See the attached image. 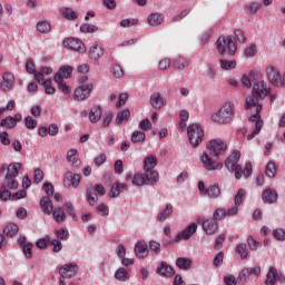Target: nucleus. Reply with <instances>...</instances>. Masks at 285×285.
<instances>
[{
    "mask_svg": "<svg viewBox=\"0 0 285 285\" xmlns=\"http://www.w3.org/2000/svg\"><path fill=\"white\" fill-rule=\"evenodd\" d=\"M66 160L70 164L71 168H81V159L79 158V151L77 149H69L66 154Z\"/></svg>",
    "mask_w": 285,
    "mask_h": 285,
    "instance_id": "2eb2a0df",
    "label": "nucleus"
},
{
    "mask_svg": "<svg viewBox=\"0 0 285 285\" xmlns=\"http://www.w3.org/2000/svg\"><path fill=\"white\" fill-rule=\"evenodd\" d=\"M226 48L230 57L237 52V41L235 40V37L228 36L226 38L223 36L217 39L216 49L218 55H226Z\"/></svg>",
    "mask_w": 285,
    "mask_h": 285,
    "instance_id": "7ed1b4c3",
    "label": "nucleus"
},
{
    "mask_svg": "<svg viewBox=\"0 0 285 285\" xmlns=\"http://www.w3.org/2000/svg\"><path fill=\"white\" fill-rule=\"evenodd\" d=\"M266 77L272 86L282 88V73H279V70L275 66L269 65L266 67Z\"/></svg>",
    "mask_w": 285,
    "mask_h": 285,
    "instance_id": "1a4fd4ad",
    "label": "nucleus"
},
{
    "mask_svg": "<svg viewBox=\"0 0 285 285\" xmlns=\"http://www.w3.org/2000/svg\"><path fill=\"white\" fill-rule=\"evenodd\" d=\"M245 10H247V12L249 14H256V12L258 10H262V3L261 2H250L248 4L245 6Z\"/></svg>",
    "mask_w": 285,
    "mask_h": 285,
    "instance_id": "8fccbe9b",
    "label": "nucleus"
},
{
    "mask_svg": "<svg viewBox=\"0 0 285 285\" xmlns=\"http://www.w3.org/2000/svg\"><path fill=\"white\" fill-rule=\"evenodd\" d=\"M268 95H271V87L264 80L254 83L252 95L245 99V109L250 110V108L259 106V99H266Z\"/></svg>",
    "mask_w": 285,
    "mask_h": 285,
    "instance_id": "f257e3e1",
    "label": "nucleus"
},
{
    "mask_svg": "<svg viewBox=\"0 0 285 285\" xmlns=\"http://www.w3.org/2000/svg\"><path fill=\"white\" fill-rule=\"evenodd\" d=\"M65 180L70 181L72 188H79V184H81V175L75 174L72 170L67 169L65 173Z\"/></svg>",
    "mask_w": 285,
    "mask_h": 285,
    "instance_id": "412c9836",
    "label": "nucleus"
},
{
    "mask_svg": "<svg viewBox=\"0 0 285 285\" xmlns=\"http://www.w3.org/2000/svg\"><path fill=\"white\" fill-rule=\"evenodd\" d=\"M65 48L75 50V52H86V45L77 38H67L63 40Z\"/></svg>",
    "mask_w": 285,
    "mask_h": 285,
    "instance_id": "f8f14e48",
    "label": "nucleus"
},
{
    "mask_svg": "<svg viewBox=\"0 0 285 285\" xmlns=\"http://www.w3.org/2000/svg\"><path fill=\"white\" fill-rule=\"evenodd\" d=\"M273 236L277 239V242H285V229L284 228L274 229Z\"/></svg>",
    "mask_w": 285,
    "mask_h": 285,
    "instance_id": "0e129e2a",
    "label": "nucleus"
},
{
    "mask_svg": "<svg viewBox=\"0 0 285 285\" xmlns=\"http://www.w3.org/2000/svg\"><path fill=\"white\" fill-rule=\"evenodd\" d=\"M206 195L210 197V199H217L222 195V189H219V185H210L207 188Z\"/></svg>",
    "mask_w": 285,
    "mask_h": 285,
    "instance_id": "c9c22d12",
    "label": "nucleus"
},
{
    "mask_svg": "<svg viewBox=\"0 0 285 285\" xmlns=\"http://www.w3.org/2000/svg\"><path fill=\"white\" fill-rule=\"evenodd\" d=\"M244 197H246V190L245 189H239L234 197V204L236 206H242L244 204Z\"/></svg>",
    "mask_w": 285,
    "mask_h": 285,
    "instance_id": "6e6d98bb",
    "label": "nucleus"
},
{
    "mask_svg": "<svg viewBox=\"0 0 285 285\" xmlns=\"http://www.w3.org/2000/svg\"><path fill=\"white\" fill-rule=\"evenodd\" d=\"M240 157L242 153L239 150H234L225 160V168H227L229 173H235V179H242L243 169L242 166H239Z\"/></svg>",
    "mask_w": 285,
    "mask_h": 285,
    "instance_id": "20e7f679",
    "label": "nucleus"
},
{
    "mask_svg": "<svg viewBox=\"0 0 285 285\" xmlns=\"http://www.w3.org/2000/svg\"><path fill=\"white\" fill-rule=\"evenodd\" d=\"M128 119H130V110L124 109L117 114L116 124L117 126H121L124 121H128Z\"/></svg>",
    "mask_w": 285,
    "mask_h": 285,
    "instance_id": "e433bc0d",
    "label": "nucleus"
},
{
    "mask_svg": "<svg viewBox=\"0 0 285 285\" xmlns=\"http://www.w3.org/2000/svg\"><path fill=\"white\" fill-rule=\"evenodd\" d=\"M48 244H50V236H46L45 238H40L38 242H36L37 248L40 249L47 248Z\"/></svg>",
    "mask_w": 285,
    "mask_h": 285,
    "instance_id": "338daca9",
    "label": "nucleus"
},
{
    "mask_svg": "<svg viewBox=\"0 0 285 285\" xmlns=\"http://www.w3.org/2000/svg\"><path fill=\"white\" fill-rule=\"evenodd\" d=\"M92 92V83H87L79 86L73 91V99L75 101H86L90 97Z\"/></svg>",
    "mask_w": 285,
    "mask_h": 285,
    "instance_id": "9b49d317",
    "label": "nucleus"
},
{
    "mask_svg": "<svg viewBox=\"0 0 285 285\" xmlns=\"http://www.w3.org/2000/svg\"><path fill=\"white\" fill-rule=\"evenodd\" d=\"M115 277L119 282H126V279H128V271H126L124 267H120L116 271Z\"/></svg>",
    "mask_w": 285,
    "mask_h": 285,
    "instance_id": "603ef678",
    "label": "nucleus"
},
{
    "mask_svg": "<svg viewBox=\"0 0 285 285\" xmlns=\"http://www.w3.org/2000/svg\"><path fill=\"white\" fill-rule=\"evenodd\" d=\"M101 115H104V110L101 109V106L95 105L91 107L89 111V121L91 124H97L101 120Z\"/></svg>",
    "mask_w": 285,
    "mask_h": 285,
    "instance_id": "393cba45",
    "label": "nucleus"
},
{
    "mask_svg": "<svg viewBox=\"0 0 285 285\" xmlns=\"http://www.w3.org/2000/svg\"><path fill=\"white\" fill-rule=\"evenodd\" d=\"M233 119H235V105L230 101L225 102L212 115V121L220 126L233 124Z\"/></svg>",
    "mask_w": 285,
    "mask_h": 285,
    "instance_id": "f03ea898",
    "label": "nucleus"
},
{
    "mask_svg": "<svg viewBox=\"0 0 285 285\" xmlns=\"http://www.w3.org/2000/svg\"><path fill=\"white\" fill-rule=\"evenodd\" d=\"M265 175H266V177H269L273 179V177H275V175H277V165H275V163H273V161L267 163V165L265 167Z\"/></svg>",
    "mask_w": 285,
    "mask_h": 285,
    "instance_id": "c03bdc74",
    "label": "nucleus"
},
{
    "mask_svg": "<svg viewBox=\"0 0 285 285\" xmlns=\"http://www.w3.org/2000/svg\"><path fill=\"white\" fill-rule=\"evenodd\" d=\"M39 83H41V86L45 87L46 95H55V92L57 91L55 89V87H52V79H50V78H48L45 81L39 82Z\"/></svg>",
    "mask_w": 285,
    "mask_h": 285,
    "instance_id": "09e8293b",
    "label": "nucleus"
},
{
    "mask_svg": "<svg viewBox=\"0 0 285 285\" xmlns=\"http://www.w3.org/2000/svg\"><path fill=\"white\" fill-rule=\"evenodd\" d=\"M236 253L239 254L240 259H248V247L244 243L236 245Z\"/></svg>",
    "mask_w": 285,
    "mask_h": 285,
    "instance_id": "a18cd8bd",
    "label": "nucleus"
},
{
    "mask_svg": "<svg viewBox=\"0 0 285 285\" xmlns=\"http://www.w3.org/2000/svg\"><path fill=\"white\" fill-rule=\"evenodd\" d=\"M126 190H128V185L126 183L116 181L110 188L109 197H119V195L126 193Z\"/></svg>",
    "mask_w": 285,
    "mask_h": 285,
    "instance_id": "5701e85b",
    "label": "nucleus"
},
{
    "mask_svg": "<svg viewBox=\"0 0 285 285\" xmlns=\"http://www.w3.org/2000/svg\"><path fill=\"white\" fill-rule=\"evenodd\" d=\"M157 273L158 275H161V277H173V275H175V269L170 265L163 262L160 267L157 268Z\"/></svg>",
    "mask_w": 285,
    "mask_h": 285,
    "instance_id": "7c9ffc66",
    "label": "nucleus"
},
{
    "mask_svg": "<svg viewBox=\"0 0 285 285\" xmlns=\"http://www.w3.org/2000/svg\"><path fill=\"white\" fill-rule=\"evenodd\" d=\"M71 75H72V67L70 66L60 67L59 71L56 73L53 78V81H56V83H61L63 79H70Z\"/></svg>",
    "mask_w": 285,
    "mask_h": 285,
    "instance_id": "a211bd4d",
    "label": "nucleus"
},
{
    "mask_svg": "<svg viewBox=\"0 0 285 285\" xmlns=\"http://www.w3.org/2000/svg\"><path fill=\"white\" fill-rule=\"evenodd\" d=\"M86 197L89 206H97L99 197L97 196V193L92 190V188L87 189Z\"/></svg>",
    "mask_w": 285,
    "mask_h": 285,
    "instance_id": "ea45409f",
    "label": "nucleus"
},
{
    "mask_svg": "<svg viewBox=\"0 0 285 285\" xmlns=\"http://www.w3.org/2000/svg\"><path fill=\"white\" fill-rule=\"evenodd\" d=\"M150 106L156 108V110H161V108L166 106V99L164 98V96H161V94L154 92L150 96Z\"/></svg>",
    "mask_w": 285,
    "mask_h": 285,
    "instance_id": "aec40b11",
    "label": "nucleus"
},
{
    "mask_svg": "<svg viewBox=\"0 0 285 285\" xmlns=\"http://www.w3.org/2000/svg\"><path fill=\"white\" fill-rule=\"evenodd\" d=\"M135 254L139 259L148 257V244L145 240H139L135 246Z\"/></svg>",
    "mask_w": 285,
    "mask_h": 285,
    "instance_id": "a878e982",
    "label": "nucleus"
},
{
    "mask_svg": "<svg viewBox=\"0 0 285 285\" xmlns=\"http://www.w3.org/2000/svg\"><path fill=\"white\" fill-rule=\"evenodd\" d=\"M264 204H275L277 202V191L272 188H266L262 194Z\"/></svg>",
    "mask_w": 285,
    "mask_h": 285,
    "instance_id": "cd10ccee",
    "label": "nucleus"
},
{
    "mask_svg": "<svg viewBox=\"0 0 285 285\" xmlns=\"http://www.w3.org/2000/svg\"><path fill=\"white\" fill-rule=\"evenodd\" d=\"M226 209L217 208L213 214V219L216 222H222V219H226Z\"/></svg>",
    "mask_w": 285,
    "mask_h": 285,
    "instance_id": "5fc2aeb1",
    "label": "nucleus"
},
{
    "mask_svg": "<svg viewBox=\"0 0 285 285\" xmlns=\"http://www.w3.org/2000/svg\"><path fill=\"white\" fill-rule=\"evenodd\" d=\"M176 266L180 268V271H188L190 266H193V259L186 257H178L176 259Z\"/></svg>",
    "mask_w": 285,
    "mask_h": 285,
    "instance_id": "473e14b6",
    "label": "nucleus"
},
{
    "mask_svg": "<svg viewBox=\"0 0 285 285\" xmlns=\"http://www.w3.org/2000/svg\"><path fill=\"white\" fill-rule=\"evenodd\" d=\"M164 21L165 17L159 12H153L147 17V23L148 26H151V28H158V26H161Z\"/></svg>",
    "mask_w": 285,
    "mask_h": 285,
    "instance_id": "6ab92c4d",
    "label": "nucleus"
},
{
    "mask_svg": "<svg viewBox=\"0 0 285 285\" xmlns=\"http://www.w3.org/2000/svg\"><path fill=\"white\" fill-rule=\"evenodd\" d=\"M21 163H11L9 165H2L0 173H6L4 177H19V170H21Z\"/></svg>",
    "mask_w": 285,
    "mask_h": 285,
    "instance_id": "4468645a",
    "label": "nucleus"
},
{
    "mask_svg": "<svg viewBox=\"0 0 285 285\" xmlns=\"http://www.w3.org/2000/svg\"><path fill=\"white\" fill-rule=\"evenodd\" d=\"M59 273L62 279H70L71 277H75V275H77V264H66L62 267H60Z\"/></svg>",
    "mask_w": 285,
    "mask_h": 285,
    "instance_id": "dca6fc26",
    "label": "nucleus"
},
{
    "mask_svg": "<svg viewBox=\"0 0 285 285\" xmlns=\"http://www.w3.org/2000/svg\"><path fill=\"white\" fill-rule=\"evenodd\" d=\"M137 23H139L137 19H122L120 21L121 28H131V26H137Z\"/></svg>",
    "mask_w": 285,
    "mask_h": 285,
    "instance_id": "69168bd1",
    "label": "nucleus"
},
{
    "mask_svg": "<svg viewBox=\"0 0 285 285\" xmlns=\"http://www.w3.org/2000/svg\"><path fill=\"white\" fill-rule=\"evenodd\" d=\"M277 282H281L282 284H284L285 276L283 275L282 272L277 271L276 267L272 266L267 271L265 284L266 285H275V284H277Z\"/></svg>",
    "mask_w": 285,
    "mask_h": 285,
    "instance_id": "9d476101",
    "label": "nucleus"
},
{
    "mask_svg": "<svg viewBox=\"0 0 285 285\" xmlns=\"http://www.w3.org/2000/svg\"><path fill=\"white\" fill-rule=\"evenodd\" d=\"M40 208L45 215H52V210H55V205H52V199L50 197H42L40 199Z\"/></svg>",
    "mask_w": 285,
    "mask_h": 285,
    "instance_id": "c85d7f7f",
    "label": "nucleus"
},
{
    "mask_svg": "<svg viewBox=\"0 0 285 285\" xmlns=\"http://www.w3.org/2000/svg\"><path fill=\"white\" fill-rule=\"evenodd\" d=\"M0 126L2 128H14L17 126V122L14 121V118L12 116H8L7 118L2 119L0 122Z\"/></svg>",
    "mask_w": 285,
    "mask_h": 285,
    "instance_id": "864d4df0",
    "label": "nucleus"
},
{
    "mask_svg": "<svg viewBox=\"0 0 285 285\" xmlns=\"http://www.w3.org/2000/svg\"><path fill=\"white\" fill-rule=\"evenodd\" d=\"M131 181L134 186H144L147 184L145 176L141 174H135Z\"/></svg>",
    "mask_w": 285,
    "mask_h": 285,
    "instance_id": "13d9d810",
    "label": "nucleus"
},
{
    "mask_svg": "<svg viewBox=\"0 0 285 285\" xmlns=\"http://www.w3.org/2000/svg\"><path fill=\"white\" fill-rule=\"evenodd\" d=\"M144 177L146 184H148L149 186H155V184L159 181V174L155 171V169L145 170Z\"/></svg>",
    "mask_w": 285,
    "mask_h": 285,
    "instance_id": "c756f323",
    "label": "nucleus"
},
{
    "mask_svg": "<svg viewBox=\"0 0 285 285\" xmlns=\"http://www.w3.org/2000/svg\"><path fill=\"white\" fill-rule=\"evenodd\" d=\"M4 181L7 188L10 190H17V188H19V181H17V177L4 176Z\"/></svg>",
    "mask_w": 285,
    "mask_h": 285,
    "instance_id": "49530a36",
    "label": "nucleus"
},
{
    "mask_svg": "<svg viewBox=\"0 0 285 285\" xmlns=\"http://www.w3.org/2000/svg\"><path fill=\"white\" fill-rule=\"evenodd\" d=\"M187 135L193 148H197V146L204 141V128H202V125L199 124L189 125Z\"/></svg>",
    "mask_w": 285,
    "mask_h": 285,
    "instance_id": "39448f33",
    "label": "nucleus"
},
{
    "mask_svg": "<svg viewBox=\"0 0 285 285\" xmlns=\"http://www.w3.org/2000/svg\"><path fill=\"white\" fill-rule=\"evenodd\" d=\"M173 215V205H167L166 208L157 216L158 222H166V219Z\"/></svg>",
    "mask_w": 285,
    "mask_h": 285,
    "instance_id": "de8ad7c7",
    "label": "nucleus"
},
{
    "mask_svg": "<svg viewBox=\"0 0 285 285\" xmlns=\"http://www.w3.org/2000/svg\"><path fill=\"white\" fill-rule=\"evenodd\" d=\"M51 72H52V68L42 67L41 70L36 73L35 79L36 81H38V83H41L46 81L43 77L50 75Z\"/></svg>",
    "mask_w": 285,
    "mask_h": 285,
    "instance_id": "58836bf2",
    "label": "nucleus"
},
{
    "mask_svg": "<svg viewBox=\"0 0 285 285\" xmlns=\"http://www.w3.org/2000/svg\"><path fill=\"white\" fill-rule=\"evenodd\" d=\"M157 168V157L147 156L144 159V170H155Z\"/></svg>",
    "mask_w": 285,
    "mask_h": 285,
    "instance_id": "f704fd0d",
    "label": "nucleus"
},
{
    "mask_svg": "<svg viewBox=\"0 0 285 285\" xmlns=\"http://www.w3.org/2000/svg\"><path fill=\"white\" fill-rule=\"evenodd\" d=\"M3 233L7 237H14L19 233V226L14 223H10L3 229Z\"/></svg>",
    "mask_w": 285,
    "mask_h": 285,
    "instance_id": "4c0bfd02",
    "label": "nucleus"
},
{
    "mask_svg": "<svg viewBox=\"0 0 285 285\" xmlns=\"http://www.w3.org/2000/svg\"><path fill=\"white\" fill-rule=\"evenodd\" d=\"M37 30L41 35H48V32H50V30H52V27L50 26V22H48L46 20H41L37 23Z\"/></svg>",
    "mask_w": 285,
    "mask_h": 285,
    "instance_id": "79ce46f5",
    "label": "nucleus"
},
{
    "mask_svg": "<svg viewBox=\"0 0 285 285\" xmlns=\"http://www.w3.org/2000/svg\"><path fill=\"white\" fill-rule=\"evenodd\" d=\"M51 215L57 224H63V222H66V212H63L61 207H56L51 212Z\"/></svg>",
    "mask_w": 285,
    "mask_h": 285,
    "instance_id": "2f4dec72",
    "label": "nucleus"
},
{
    "mask_svg": "<svg viewBox=\"0 0 285 285\" xmlns=\"http://www.w3.org/2000/svg\"><path fill=\"white\" fill-rule=\"evenodd\" d=\"M60 14L61 17H63V19H66L67 21H77L79 19V12L75 11L72 8L70 7H63L60 10Z\"/></svg>",
    "mask_w": 285,
    "mask_h": 285,
    "instance_id": "bb28decb",
    "label": "nucleus"
},
{
    "mask_svg": "<svg viewBox=\"0 0 285 285\" xmlns=\"http://www.w3.org/2000/svg\"><path fill=\"white\" fill-rule=\"evenodd\" d=\"M262 128H264V120H258L255 124V129L253 130V132L247 136V140L250 141L252 139H255V135H259Z\"/></svg>",
    "mask_w": 285,
    "mask_h": 285,
    "instance_id": "3c124183",
    "label": "nucleus"
},
{
    "mask_svg": "<svg viewBox=\"0 0 285 285\" xmlns=\"http://www.w3.org/2000/svg\"><path fill=\"white\" fill-rule=\"evenodd\" d=\"M206 148L213 157L217 158L226 153L228 145L223 139H214L207 142Z\"/></svg>",
    "mask_w": 285,
    "mask_h": 285,
    "instance_id": "423d86ee",
    "label": "nucleus"
},
{
    "mask_svg": "<svg viewBox=\"0 0 285 285\" xmlns=\"http://www.w3.org/2000/svg\"><path fill=\"white\" fill-rule=\"evenodd\" d=\"M197 233V223H190L184 230L179 232L176 237L175 242H181V239H190L193 235Z\"/></svg>",
    "mask_w": 285,
    "mask_h": 285,
    "instance_id": "ddd939ff",
    "label": "nucleus"
},
{
    "mask_svg": "<svg viewBox=\"0 0 285 285\" xmlns=\"http://www.w3.org/2000/svg\"><path fill=\"white\" fill-rule=\"evenodd\" d=\"M13 86H14V76L10 72H4L2 75V81L0 83L1 90H3V92H8V90H12Z\"/></svg>",
    "mask_w": 285,
    "mask_h": 285,
    "instance_id": "f3484780",
    "label": "nucleus"
},
{
    "mask_svg": "<svg viewBox=\"0 0 285 285\" xmlns=\"http://www.w3.org/2000/svg\"><path fill=\"white\" fill-rule=\"evenodd\" d=\"M26 70L29 75H33V77H36L38 71H37V67L35 66V62L32 61V59L27 60Z\"/></svg>",
    "mask_w": 285,
    "mask_h": 285,
    "instance_id": "e2e57ef3",
    "label": "nucleus"
},
{
    "mask_svg": "<svg viewBox=\"0 0 285 285\" xmlns=\"http://www.w3.org/2000/svg\"><path fill=\"white\" fill-rule=\"evenodd\" d=\"M80 32L83 35H94L95 32H99V27L90 23H83L80 26Z\"/></svg>",
    "mask_w": 285,
    "mask_h": 285,
    "instance_id": "a19ab883",
    "label": "nucleus"
},
{
    "mask_svg": "<svg viewBox=\"0 0 285 285\" xmlns=\"http://www.w3.org/2000/svg\"><path fill=\"white\" fill-rule=\"evenodd\" d=\"M200 163L203 164V168L208 171L222 170L224 168V164L217 163V160L213 159L208 153H203L200 155Z\"/></svg>",
    "mask_w": 285,
    "mask_h": 285,
    "instance_id": "6e6552de",
    "label": "nucleus"
},
{
    "mask_svg": "<svg viewBox=\"0 0 285 285\" xmlns=\"http://www.w3.org/2000/svg\"><path fill=\"white\" fill-rule=\"evenodd\" d=\"M42 190H45L47 196L43 197H52V195H55V186H52V183H45L42 185Z\"/></svg>",
    "mask_w": 285,
    "mask_h": 285,
    "instance_id": "052dcab7",
    "label": "nucleus"
},
{
    "mask_svg": "<svg viewBox=\"0 0 285 285\" xmlns=\"http://www.w3.org/2000/svg\"><path fill=\"white\" fill-rule=\"evenodd\" d=\"M131 141L132 144H144L146 141V132L135 130L131 135Z\"/></svg>",
    "mask_w": 285,
    "mask_h": 285,
    "instance_id": "37998d69",
    "label": "nucleus"
},
{
    "mask_svg": "<svg viewBox=\"0 0 285 285\" xmlns=\"http://www.w3.org/2000/svg\"><path fill=\"white\" fill-rule=\"evenodd\" d=\"M35 245H32V243H27L24 244L21 248L23 252L24 257H27L28 259H32V248Z\"/></svg>",
    "mask_w": 285,
    "mask_h": 285,
    "instance_id": "bf43d9fd",
    "label": "nucleus"
},
{
    "mask_svg": "<svg viewBox=\"0 0 285 285\" xmlns=\"http://www.w3.org/2000/svg\"><path fill=\"white\" fill-rule=\"evenodd\" d=\"M203 230L206 233V235H214V233L217 232L218 225L217 222L213 218H208L206 220H203L202 223Z\"/></svg>",
    "mask_w": 285,
    "mask_h": 285,
    "instance_id": "b1692460",
    "label": "nucleus"
},
{
    "mask_svg": "<svg viewBox=\"0 0 285 285\" xmlns=\"http://www.w3.org/2000/svg\"><path fill=\"white\" fill-rule=\"evenodd\" d=\"M102 55H104V47L99 42H94L89 48L90 59H94V61H97L101 59Z\"/></svg>",
    "mask_w": 285,
    "mask_h": 285,
    "instance_id": "4be33fe9",
    "label": "nucleus"
},
{
    "mask_svg": "<svg viewBox=\"0 0 285 285\" xmlns=\"http://www.w3.org/2000/svg\"><path fill=\"white\" fill-rule=\"evenodd\" d=\"M0 199L1 202H8V199H12V193L6 188V185H2L0 188Z\"/></svg>",
    "mask_w": 285,
    "mask_h": 285,
    "instance_id": "4d7b16f0",
    "label": "nucleus"
},
{
    "mask_svg": "<svg viewBox=\"0 0 285 285\" xmlns=\"http://www.w3.org/2000/svg\"><path fill=\"white\" fill-rule=\"evenodd\" d=\"M40 181H43V170L37 168L33 174V184H40Z\"/></svg>",
    "mask_w": 285,
    "mask_h": 285,
    "instance_id": "774afa93",
    "label": "nucleus"
},
{
    "mask_svg": "<svg viewBox=\"0 0 285 285\" xmlns=\"http://www.w3.org/2000/svg\"><path fill=\"white\" fill-rule=\"evenodd\" d=\"M250 275H255L256 277L262 275V267H245L243 268L237 277L238 285H246Z\"/></svg>",
    "mask_w": 285,
    "mask_h": 285,
    "instance_id": "0eeeda50",
    "label": "nucleus"
},
{
    "mask_svg": "<svg viewBox=\"0 0 285 285\" xmlns=\"http://www.w3.org/2000/svg\"><path fill=\"white\" fill-rule=\"evenodd\" d=\"M24 126L28 130H35V128H37V120H35L32 116H27L24 118Z\"/></svg>",
    "mask_w": 285,
    "mask_h": 285,
    "instance_id": "680f3d73",
    "label": "nucleus"
},
{
    "mask_svg": "<svg viewBox=\"0 0 285 285\" xmlns=\"http://www.w3.org/2000/svg\"><path fill=\"white\" fill-rule=\"evenodd\" d=\"M220 68L222 70H235L237 68V61L236 60H228L226 58H220L219 59Z\"/></svg>",
    "mask_w": 285,
    "mask_h": 285,
    "instance_id": "72a5a7b5",
    "label": "nucleus"
}]
</instances>
